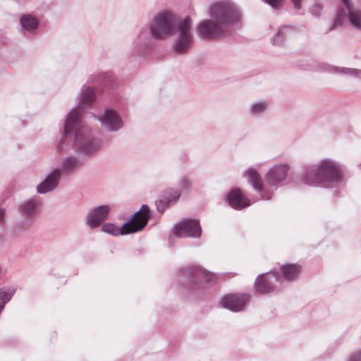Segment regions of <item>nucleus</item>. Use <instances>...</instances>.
I'll return each mask as SVG.
<instances>
[{"instance_id": "obj_1", "label": "nucleus", "mask_w": 361, "mask_h": 361, "mask_svg": "<svg viewBox=\"0 0 361 361\" xmlns=\"http://www.w3.org/2000/svg\"><path fill=\"white\" fill-rule=\"evenodd\" d=\"M95 99L94 90L82 86L77 99L78 109H72L67 115L63 133L58 145L59 152L73 148L80 159H85L92 157L104 147L102 138L93 134L81 119L84 109L90 108Z\"/></svg>"}, {"instance_id": "obj_2", "label": "nucleus", "mask_w": 361, "mask_h": 361, "mask_svg": "<svg viewBox=\"0 0 361 361\" xmlns=\"http://www.w3.org/2000/svg\"><path fill=\"white\" fill-rule=\"evenodd\" d=\"M192 20L187 16L178 20L174 13L162 10L156 13L149 23V31L152 39L161 41L176 35L172 45L176 54H183L192 47L193 35Z\"/></svg>"}, {"instance_id": "obj_3", "label": "nucleus", "mask_w": 361, "mask_h": 361, "mask_svg": "<svg viewBox=\"0 0 361 361\" xmlns=\"http://www.w3.org/2000/svg\"><path fill=\"white\" fill-rule=\"evenodd\" d=\"M303 182L309 185L318 186L322 183L338 186L341 183L342 170L336 161L326 159L305 167L302 175Z\"/></svg>"}, {"instance_id": "obj_4", "label": "nucleus", "mask_w": 361, "mask_h": 361, "mask_svg": "<svg viewBox=\"0 0 361 361\" xmlns=\"http://www.w3.org/2000/svg\"><path fill=\"white\" fill-rule=\"evenodd\" d=\"M42 209V201L39 197L27 198L17 205L20 219L15 221L8 230L11 238H16L26 233L33 226Z\"/></svg>"}, {"instance_id": "obj_5", "label": "nucleus", "mask_w": 361, "mask_h": 361, "mask_svg": "<svg viewBox=\"0 0 361 361\" xmlns=\"http://www.w3.org/2000/svg\"><path fill=\"white\" fill-rule=\"evenodd\" d=\"M207 13L229 35L242 20V12L232 0H216L209 4Z\"/></svg>"}, {"instance_id": "obj_6", "label": "nucleus", "mask_w": 361, "mask_h": 361, "mask_svg": "<svg viewBox=\"0 0 361 361\" xmlns=\"http://www.w3.org/2000/svg\"><path fill=\"white\" fill-rule=\"evenodd\" d=\"M149 212V207L146 204H143L139 211L135 212L130 219L121 227H118L114 224H105L102 226V231L114 236L123 235L140 231L147 224L150 218Z\"/></svg>"}, {"instance_id": "obj_7", "label": "nucleus", "mask_w": 361, "mask_h": 361, "mask_svg": "<svg viewBox=\"0 0 361 361\" xmlns=\"http://www.w3.org/2000/svg\"><path fill=\"white\" fill-rule=\"evenodd\" d=\"M341 3L345 8L338 11L334 25L329 30L341 25L345 20H347L353 27L361 30V10L355 8L351 0H341Z\"/></svg>"}, {"instance_id": "obj_8", "label": "nucleus", "mask_w": 361, "mask_h": 361, "mask_svg": "<svg viewBox=\"0 0 361 361\" xmlns=\"http://www.w3.org/2000/svg\"><path fill=\"white\" fill-rule=\"evenodd\" d=\"M197 35L203 39L213 40L228 35L212 18L203 19L196 26Z\"/></svg>"}, {"instance_id": "obj_9", "label": "nucleus", "mask_w": 361, "mask_h": 361, "mask_svg": "<svg viewBox=\"0 0 361 361\" xmlns=\"http://www.w3.org/2000/svg\"><path fill=\"white\" fill-rule=\"evenodd\" d=\"M282 279L283 277L276 271L259 275L255 280V289L259 293H269L278 288Z\"/></svg>"}, {"instance_id": "obj_10", "label": "nucleus", "mask_w": 361, "mask_h": 361, "mask_svg": "<svg viewBox=\"0 0 361 361\" xmlns=\"http://www.w3.org/2000/svg\"><path fill=\"white\" fill-rule=\"evenodd\" d=\"M102 126L108 132H118L124 126V122L118 112L106 109L102 114L97 116Z\"/></svg>"}, {"instance_id": "obj_11", "label": "nucleus", "mask_w": 361, "mask_h": 361, "mask_svg": "<svg viewBox=\"0 0 361 361\" xmlns=\"http://www.w3.org/2000/svg\"><path fill=\"white\" fill-rule=\"evenodd\" d=\"M290 169V166L288 164H275L266 173L265 180L269 186L276 189L281 183L286 180Z\"/></svg>"}, {"instance_id": "obj_12", "label": "nucleus", "mask_w": 361, "mask_h": 361, "mask_svg": "<svg viewBox=\"0 0 361 361\" xmlns=\"http://www.w3.org/2000/svg\"><path fill=\"white\" fill-rule=\"evenodd\" d=\"M173 229L178 237L200 238L202 233L200 222L196 219H183Z\"/></svg>"}, {"instance_id": "obj_13", "label": "nucleus", "mask_w": 361, "mask_h": 361, "mask_svg": "<svg viewBox=\"0 0 361 361\" xmlns=\"http://www.w3.org/2000/svg\"><path fill=\"white\" fill-rule=\"evenodd\" d=\"M62 177L63 174L56 166L52 168L45 178L37 185V192L46 194L56 190L59 187Z\"/></svg>"}, {"instance_id": "obj_14", "label": "nucleus", "mask_w": 361, "mask_h": 361, "mask_svg": "<svg viewBox=\"0 0 361 361\" xmlns=\"http://www.w3.org/2000/svg\"><path fill=\"white\" fill-rule=\"evenodd\" d=\"M249 299L250 295L247 293L230 294L221 299V304L223 307L233 312H240L244 309Z\"/></svg>"}, {"instance_id": "obj_15", "label": "nucleus", "mask_w": 361, "mask_h": 361, "mask_svg": "<svg viewBox=\"0 0 361 361\" xmlns=\"http://www.w3.org/2000/svg\"><path fill=\"white\" fill-rule=\"evenodd\" d=\"M111 207L101 205L90 210L85 217L86 224L91 228L99 227L107 219Z\"/></svg>"}, {"instance_id": "obj_16", "label": "nucleus", "mask_w": 361, "mask_h": 361, "mask_svg": "<svg viewBox=\"0 0 361 361\" xmlns=\"http://www.w3.org/2000/svg\"><path fill=\"white\" fill-rule=\"evenodd\" d=\"M312 68L319 71L343 75H350L361 79V70L360 69L334 66L324 63H319L314 61H312Z\"/></svg>"}, {"instance_id": "obj_17", "label": "nucleus", "mask_w": 361, "mask_h": 361, "mask_svg": "<svg viewBox=\"0 0 361 361\" xmlns=\"http://www.w3.org/2000/svg\"><path fill=\"white\" fill-rule=\"evenodd\" d=\"M152 46V41L146 30H142L132 44L133 54L143 55Z\"/></svg>"}, {"instance_id": "obj_18", "label": "nucleus", "mask_w": 361, "mask_h": 361, "mask_svg": "<svg viewBox=\"0 0 361 361\" xmlns=\"http://www.w3.org/2000/svg\"><path fill=\"white\" fill-rule=\"evenodd\" d=\"M83 165L82 161L73 156L63 157L56 166L63 175H68L75 173Z\"/></svg>"}, {"instance_id": "obj_19", "label": "nucleus", "mask_w": 361, "mask_h": 361, "mask_svg": "<svg viewBox=\"0 0 361 361\" xmlns=\"http://www.w3.org/2000/svg\"><path fill=\"white\" fill-rule=\"evenodd\" d=\"M245 176L247 178L252 188L257 191L261 192V196L263 200H269L271 198L270 195L267 193L264 190L261 176L257 170L253 168L248 169L245 173Z\"/></svg>"}, {"instance_id": "obj_20", "label": "nucleus", "mask_w": 361, "mask_h": 361, "mask_svg": "<svg viewBox=\"0 0 361 361\" xmlns=\"http://www.w3.org/2000/svg\"><path fill=\"white\" fill-rule=\"evenodd\" d=\"M227 201L235 209H242L250 204V200L243 195L240 189L231 190L228 195Z\"/></svg>"}, {"instance_id": "obj_21", "label": "nucleus", "mask_w": 361, "mask_h": 361, "mask_svg": "<svg viewBox=\"0 0 361 361\" xmlns=\"http://www.w3.org/2000/svg\"><path fill=\"white\" fill-rule=\"evenodd\" d=\"M181 193L178 188H170L166 194L156 202L158 209L164 210L168 205L176 202Z\"/></svg>"}, {"instance_id": "obj_22", "label": "nucleus", "mask_w": 361, "mask_h": 361, "mask_svg": "<svg viewBox=\"0 0 361 361\" xmlns=\"http://www.w3.org/2000/svg\"><path fill=\"white\" fill-rule=\"evenodd\" d=\"M20 22L22 29L28 32L35 31L39 26L38 20L30 14L22 16Z\"/></svg>"}, {"instance_id": "obj_23", "label": "nucleus", "mask_w": 361, "mask_h": 361, "mask_svg": "<svg viewBox=\"0 0 361 361\" xmlns=\"http://www.w3.org/2000/svg\"><path fill=\"white\" fill-rule=\"evenodd\" d=\"M188 274L191 281L195 283H202L209 281V274L198 267H192L188 269Z\"/></svg>"}, {"instance_id": "obj_24", "label": "nucleus", "mask_w": 361, "mask_h": 361, "mask_svg": "<svg viewBox=\"0 0 361 361\" xmlns=\"http://www.w3.org/2000/svg\"><path fill=\"white\" fill-rule=\"evenodd\" d=\"M268 107L269 103L267 101L257 100L250 104L248 114L252 116H258L265 113Z\"/></svg>"}, {"instance_id": "obj_25", "label": "nucleus", "mask_w": 361, "mask_h": 361, "mask_svg": "<svg viewBox=\"0 0 361 361\" xmlns=\"http://www.w3.org/2000/svg\"><path fill=\"white\" fill-rule=\"evenodd\" d=\"M293 33V28L288 25L281 27L272 38L274 44L283 43Z\"/></svg>"}, {"instance_id": "obj_26", "label": "nucleus", "mask_w": 361, "mask_h": 361, "mask_svg": "<svg viewBox=\"0 0 361 361\" xmlns=\"http://www.w3.org/2000/svg\"><path fill=\"white\" fill-rule=\"evenodd\" d=\"M281 271L287 280L292 281L298 276L301 271V267L298 264H287L281 267Z\"/></svg>"}, {"instance_id": "obj_27", "label": "nucleus", "mask_w": 361, "mask_h": 361, "mask_svg": "<svg viewBox=\"0 0 361 361\" xmlns=\"http://www.w3.org/2000/svg\"><path fill=\"white\" fill-rule=\"evenodd\" d=\"M192 182L188 175H183L178 181V189L183 192H188L192 188Z\"/></svg>"}, {"instance_id": "obj_28", "label": "nucleus", "mask_w": 361, "mask_h": 361, "mask_svg": "<svg viewBox=\"0 0 361 361\" xmlns=\"http://www.w3.org/2000/svg\"><path fill=\"white\" fill-rule=\"evenodd\" d=\"M323 7L319 3H314L309 8V12L314 18H319L322 15Z\"/></svg>"}, {"instance_id": "obj_29", "label": "nucleus", "mask_w": 361, "mask_h": 361, "mask_svg": "<svg viewBox=\"0 0 361 361\" xmlns=\"http://www.w3.org/2000/svg\"><path fill=\"white\" fill-rule=\"evenodd\" d=\"M263 1L274 9H280L283 5V0H263Z\"/></svg>"}, {"instance_id": "obj_30", "label": "nucleus", "mask_w": 361, "mask_h": 361, "mask_svg": "<svg viewBox=\"0 0 361 361\" xmlns=\"http://www.w3.org/2000/svg\"><path fill=\"white\" fill-rule=\"evenodd\" d=\"M348 361H361V349L353 352L349 356Z\"/></svg>"}, {"instance_id": "obj_31", "label": "nucleus", "mask_w": 361, "mask_h": 361, "mask_svg": "<svg viewBox=\"0 0 361 361\" xmlns=\"http://www.w3.org/2000/svg\"><path fill=\"white\" fill-rule=\"evenodd\" d=\"M6 220V209L0 207V226L2 228Z\"/></svg>"}, {"instance_id": "obj_32", "label": "nucleus", "mask_w": 361, "mask_h": 361, "mask_svg": "<svg viewBox=\"0 0 361 361\" xmlns=\"http://www.w3.org/2000/svg\"><path fill=\"white\" fill-rule=\"evenodd\" d=\"M293 3L294 8L297 10H300L302 8V3L303 0H290Z\"/></svg>"}, {"instance_id": "obj_33", "label": "nucleus", "mask_w": 361, "mask_h": 361, "mask_svg": "<svg viewBox=\"0 0 361 361\" xmlns=\"http://www.w3.org/2000/svg\"><path fill=\"white\" fill-rule=\"evenodd\" d=\"M3 273V268H2V266L0 264V276Z\"/></svg>"}, {"instance_id": "obj_34", "label": "nucleus", "mask_w": 361, "mask_h": 361, "mask_svg": "<svg viewBox=\"0 0 361 361\" xmlns=\"http://www.w3.org/2000/svg\"><path fill=\"white\" fill-rule=\"evenodd\" d=\"M4 239V237L1 235H0V240H3Z\"/></svg>"}]
</instances>
